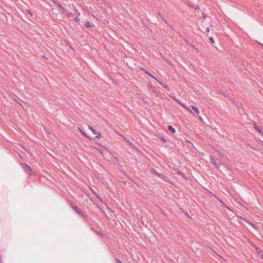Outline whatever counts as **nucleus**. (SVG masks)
<instances>
[{"label":"nucleus","mask_w":263,"mask_h":263,"mask_svg":"<svg viewBox=\"0 0 263 263\" xmlns=\"http://www.w3.org/2000/svg\"><path fill=\"white\" fill-rule=\"evenodd\" d=\"M74 20L76 22H79L80 21V18L79 17V16H76Z\"/></svg>","instance_id":"5701e85b"},{"label":"nucleus","mask_w":263,"mask_h":263,"mask_svg":"<svg viewBox=\"0 0 263 263\" xmlns=\"http://www.w3.org/2000/svg\"><path fill=\"white\" fill-rule=\"evenodd\" d=\"M163 21L167 25L168 24V22H167V21L165 18V19H163Z\"/></svg>","instance_id":"7c9ffc66"},{"label":"nucleus","mask_w":263,"mask_h":263,"mask_svg":"<svg viewBox=\"0 0 263 263\" xmlns=\"http://www.w3.org/2000/svg\"><path fill=\"white\" fill-rule=\"evenodd\" d=\"M78 129L80 131V132L83 135H84V136H85L86 137L88 138H90L80 128H78Z\"/></svg>","instance_id":"2eb2a0df"},{"label":"nucleus","mask_w":263,"mask_h":263,"mask_svg":"<svg viewBox=\"0 0 263 263\" xmlns=\"http://www.w3.org/2000/svg\"><path fill=\"white\" fill-rule=\"evenodd\" d=\"M205 32H210V28H209V27H208V28H206V29H205Z\"/></svg>","instance_id":"c756f323"},{"label":"nucleus","mask_w":263,"mask_h":263,"mask_svg":"<svg viewBox=\"0 0 263 263\" xmlns=\"http://www.w3.org/2000/svg\"><path fill=\"white\" fill-rule=\"evenodd\" d=\"M253 127L254 129L261 135H263V130L256 124V122H254L253 123Z\"/></svg>","instance_id":"7ed1b4c3"},{"label":"nucleus","mask_w":263,"mask_h":263,"mask_svg":"<svg viewBox=\"0 0 263 263\" xmlns=\"http://www.w3.org/2000/svg\"><path fill=\"white\" fill-rule=\"evenodd\" d=\"M209 40H210V42H211V43L212 44H214V40L213 37H210L209 38Z\"/></svg>","instance_id":"393cba45"},{"label":"nucleus","mask_w":263,"mask_h":263,"mask_svg":"<svg viewBox=\"0 0 263 263\" xmlns=\"http://www.w3.org/2000/svg\"><path fill=\"white\" fill-rule=\"evenodd\" d=\"M160 85H161L162 86L164 85V84L161 82L160 81L158 80L156 78L155 79Z\"/></svg>","instance_id":"412c9836"},{"label":"nucleus","mask_w":263,"mask_h":263,"mask_svg":"<svg viewBox=\"0 0 263 263\" xmlns=\"http://www.w3.org/2000/svg\"><path fill=\"white\" fill-rule=\"evenodd\" d=\"M72 7L74 11L75 12L76 14L78 16L80 15V12L78 10V9L76 7V6H74V5H72Z\"/></svg>","instance_id":"9d476101"},{"label":"nucleus","mask_w":263,"mask_h":263,"mask_svg":"<svg viewBox=\"0 0 263 263\" xmlns=\"http://www.w3.org/2000/svg\"><path fill=\"white\" fill-rule=\"evenodd\" d=\"M27 12H28L31 16L33 15V14L29 10H27Z\"/></svg>","instance_id":"2f4dec72"},{"label":"nucleus","mask_w":263,"mask_h":263,"mask_svg":"<svg viewBox=\"0 0 263 263\" xmlns=\"http://www.w3.org/2000/svg\"><path fill=\"white\" fill-rule=\"evenodd\" d=\"M172 29L174 30V28L173 27V26L169 23H168V24H167Z\"/></svg>","instance_id":"c85d7f7f"},{"label":"nucleus","mask_w":263,"mask_h":263,"mask_svg":"<svg viewBox=\"0 0 263 263\" xmlns=\"http://www.w3.org/2000/svg\"><path fill=\"white\" fill-rule=\"evenodd\" d=\"M163 87L164 88H165L167 91H170V87L167 85L164 84L163 85Z\"/></svg>","instance_id":"4be33fe9"},{"label":"nucleus","mask_w":263,"mask_h":263,"mask_svg":"<svg viewBox=\"0 0 263 263\" xmlns=\"http://www.w3.org/2000/svg\"><path fill=\"white\" fill-rule=\"evenodd\" d=\"M88 128L92 131V132L93 133V134H97V130H96L95 129H94L92 126L89 125L88 126Z\"/></svg>","instance_id":"ddd939ff"},{"label":"nucleus","mask_w":263,"mask_h":263,"mask_svg":"<svg viewBox=\"0 0 263 263\" xmlns=\"http://www.w3.org/2000/svg\"><path fill=\"white\" fill-rule=\"evenodd\" d=\"M125 141L128 143V144L134 149H135L137 151H139V149L137 148L136 146H135L132 142L129 141V140L126 139L125 138Z\"/></svg>","instance_id":"6e6552de"},{"label":"nucleus","mask_w":263,"mask_h":263,"mask_svg":"<svg viewBox=\"0 0 263 263\" xmlns=\"http://www.w3.org/2000/svg\"><path fill=\"white\" fill-rule=\"evenodd\" d=\"M186 141H187L188 142H190V143H191V144L193 145V143H191V142H190L189 141L186 140Z\"/></svg>","instance_id":"72a5a7b5"},{"label":"nucleus","mask_w":263,"mask_h":263,"mask_svg":"<svg viewBox=\"0 0 263 263\" xmlns=\"http://www.w3.org/2000/svg\"><path fill=\"white\" fill-rule=\"evenodd\" d=\"M71 207L78 214L80 215L83 217L86 218L87 217V213L86 212H83L77 205H72Z\"/></svg>","instance_id":"f03ea898"},{"label":"nucleus","mask_w":263,"mask_h":263,"mask_svg":"<svg viewBox=\"0 0 263 263\" xmlns=\"http://www.w3.org/2000/svg\"><path fill=\"white\" fill-rule=\"evenodd\" d=\"M248 222V221H247ZM248 223L250 225H251L254 229L255 230H257V226L256 224H255L254 223H253V222H250V221H248Z\"/></svg>","instance_id":"dca6fc26"},{"label":"nucleus","mask_w":263,"mask_h":263,"mask_svg":"<svg viewBox=\"0 0 263 263\" xmlns=\"http://www.w3.org/2000/svg\"><path fill=\"white\" fill-rule=\"evenodd\" d=\"M210 161L211 163L215 165V166L217 168H219L220 165L219 163H217L216 161L215 160L214 157L213 156L210 157Z\"/></svg>","instance_id":"423d86ee"},{"label":"nucleus","mask_w":263,"mask_h":263,"mask_svg":"<svg viewBox=\"0 0 263 263\" xmlns=\"http://www.w3.org/2000/svg\"><path fill=\"white\" fill-rule=\"evenodd\" d=\"M191 47L192 48L194 49L197 51H198V49L197 48H196L194 45H191Z\"/></svg>","instance_id":"bb28decb"},{"label":"nucleus","mask_w":263,"mask_h":263,"mask_svg":"<svg viewBox=\"0 0 263 263\" xmlns=\"http://www.w3.org/2000/svg\"><path fill=\"white\" fill-rule=\"evenodd\" d=\"M176 101L179 104H180L181 106H182L183 107H184V108L190 110V109L185 105V104L183 103H182L181 102V101L180 100V99H176L175 98H174Z\"/></svg>","instance_id":"0eeeda50"},{"label":"nucleus","mask_w":263,"mask_h":263,"mask_svg":"<svg viewBox=\"0 0 263 263\" xmlns=\"http://www.w3.org/2000/svg\"><path fill=\"white\" fill-rule=\"evenodd\" d=\"M22 165H23V168L24 169H25V170L26 171L29 172V174H31L30 173L32 172V171L30 166L29 165H28V164H27L26 163H23Z\"/></svg>","instance_id":"39448f33"},{"label":"nucleus","mask_w":263,"mask_h":263,"mask_svg":"<svg viewBox=\"0 0 263 263\" xmlns=\"http://www.w3.org/2000/svg\"><path fill=\"white\" fill-rule=\"evenodd\" d=\"M116 260L117 263H123L120 259H119L118 258H116Z\"/></svg>","instance_id":"cd10ccee"},{"label":"nucleus","mask_w":263,"mask_h":263,"mask_svg":"<svg viewBox=\"0 0 263 263\" xmlns=\"http://www.w3.org/2000/svg\"><path fill=\"white\" fill-rule=\"evenodd\" d=\"M185 214L186 215H187V217H190V215H189L187 213L185 212Z\"/></svg>","instance_id":"473e14b6"},{"label":"nucleus","mask_w":263,"mask_h":263,"mask_svg":"<svg viewBox=\"0 0 263 263\" xmlns=\"http://www.w3.org/2000/svg\"><path fill=\"white\" fill-rule=\"evenodd\" d=\"M168 129L172 133L174 134L176 132V129L171 125H168L167 127Z\"/></svg>","instance_id":"9b49d317"},{"label":"nucleus","mask_w":263,"mask_h":263,"mask_svg":"<svg viewBox=\"0 0 263 263\" xmlns=\"http://www.w3.org/2000/svg\"><path fill=\"white\" fill-rule=\"evenodd\" d=\"M97 135L95 137V139H100V138L102 137V136L101 135V134L100 133H97Z\"/></svg>","instance_id":"aec40b11"},{"label":"nucleus","mask_w":263,"mask_h":263,"mask_svg":"<svg viewBox=\"0 0 263 263\" xmlns=\"http://www.w3.org/2000/svg\"><path fill=\"white\" fill-rule=\"evenodd\" d=\"M152 172L153 174H156V175L159 176L160 178L162 179L163 180H164L167 182H169V183L171 182V180L165 174L159 173L156 170H155L154 169H153Z\"/></svg>","instance_id":"f257e3e1"},{"label":"nucleus","mask_w":263,"mask_h":263,"mask_svg":"<svg viewBox=\"0 0 263 263\" xmlns=\"http://www.w3.org/2000/svg\"><path fill=\"white\" fill-rule=\"evenodd\" d=\"M85 26L86 28H91L94 25L89 21H86L85 24Z\"/></svg>","instance_id":"1a4fd4ad"},{"label":"nucleus","mask_w":263,"mask_h":263,"mask_svg":"<svg viewBox=\"0 0 263 263\" xmlns=\"http://www.w3.org/2000/svg\"><path fill=\"white\" fill-rule=\"evenodd\" d=\"M140 69L143 71L145 73L147 74L148 76H149L150 77L155 79H156V77H155L152 73H151L150 72H149L148 71V70H146L144 68L142 67H140Z\"/></svg>","instance_id":"20e7f679"},{"label":"nucleus","mask_w":263,"mask_h":263,"mask_svg":"<svg viewBox=\"0 0 263 263\" xmlns=\"http://www.w3.org/2000/svg\"><path fill=\"white\" fill-rule=\"evenodd\" d=\"M159 16L160 17V18L162 19V21H163V19H165L164 16L162 15L160 13H158Z\"/></svg>","instance_id":"a878e982"},{"label":"nucleus","mask_w":263,"mask_h":263,"mask_svg":"<svg viewBox=\"0 0 263 263\" xmlns=\"http://www.w3.org/2000/svg\"><path fill=\"white\" fill-rule=\"evenodd\" d=\"M53 3L59 8H62V5L55 0H52Z\"/></svg>","instance_id":"4468645a"},{"label":"nucleus","mask_w":263,"mask_h":263,"mask_svg":"<svg viewBox=\"0 0 263 263\" xmlns=\"http://www.w3.org/2000/svg\"><path fill=\"white\" fill-rule=\"evenodd\" d=\"M191 107H192V109L194 110V111L196 114H199V110L198 108H197L196 107H195L194 105H191Z\"/></svg>","instance_id":"f8f14e48"},{"label":"nucleus","mask_w":263,"mask_h":263,"mask_svg":"<svg viewBox=\"0 0 263 263\" xmlns=\"http://www.w3.org/2000/svg\"><path fill=\"white\" fill-rule=\"evenodd\" d=\"M160 139L163 142H166L167 141L166 139L163 137H161L160 138Z\"/></svg>","instance_id":"b1692460"},{"label":"nucleus","mask_w":263,"mask_h":263,"mask_svg":"<svg viewBox=\"0 0 263 263\" xmlns=\"http://www.w3.org/2000/svg\"><path fill=\"white\" fill-rule=\"evenodd\" d=\"M60 9L62 13H64V14L66 13V12H67L66 10L63 6H62V8H60Z\"/></svg>","instance_id":"a211bd4d"},{"label":"nucleus","mask_w":263,"mask_h":263,"mask_svg":"<svg viewBox=\"0 0 263 263\" xmlns=\"http://www.w3.org/2000/svg\"><path fill=\"white\" fill-rule=\"evenodd\" d=\"M175 172L181 176H184V174L183 172L179 171L178 168L175 170Z\"/></svg>","instance_id":"f3484780"},{"label":"nucleus","mask_w":263,"mask_h":263,"mask_svg":"<svg viewBox=\"0 0 263 263\" xmlns=\"http://www.w3.org/2000/svg\"><path fill=\"white\" fill-rule=\"evenodd\" d=\"M66 14L68 17H72L73 16V14L69 12H67Z\"/></svg>","instance_id":"6ab92c4d"}]
</instances>
